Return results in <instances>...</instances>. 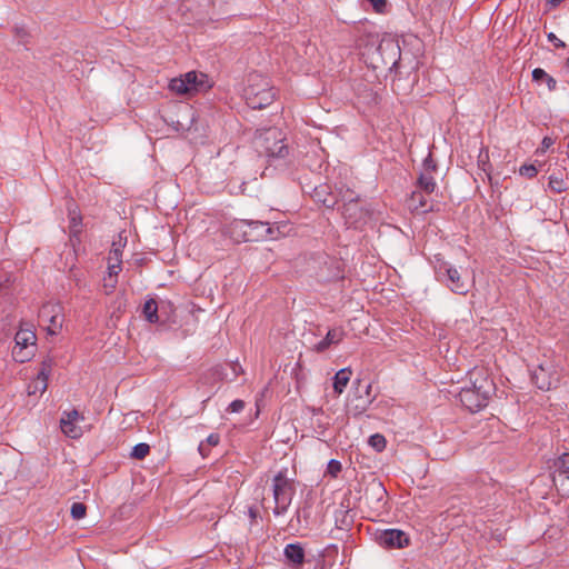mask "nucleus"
<instances>
[{"label": "nucleus", "instance_id": "obj_2", "mask_svg": "<svg viewBox=\"0 0 569 569\" xmlns=\"http://www.w3.org/2000/svg\"><path fill=\"white\" fill-rule=\"evenodd\" d=\"M284 138L278 128H268L257 132L253 143L260 156L268 158H284L288 152V146L283 142Z\"/></svg>", "mask_w": 569, "mask_h": 569}, {"label": "nucleus", "instance_id": "obj_29", "mask_svg": "<svg viewBox=\"0 0 569 569\" xmlns=\"http://www.w3.org/2000/svg\"><path fill=\"white\" fill-rule=\"evenodd\" d=\"M48 388V381L43 378H36L32 382L28 385V395H36L37 392L43 393Z\"/></svg>", "mask_w": 569, "mask_h": 569}, {"label": "nucleus", "instance_id": "obj_33", "mask_svg": "<svg viewBox=\"0 0 569 569\" xmlns=\"http://www.w3.org/2000/svg\"><path fill=\"white\" fill-rule=\"evenodd\" d=\"M369 445L375 448L378 452L385 450L387 446L386 438L380 433H375L369 438Z\"/></svg>", "mask_w": 569, "mask_h": 569}, {"label": "nucleus", "instance_id": "obj_27", "mask_svg": "<svg viewBox=\"0 0 569 569\" xmlns=\"http://www.w3.org/2000/svg\"><path fill=\"white\" fill-rule=\"evenodd\" d=\"M220 442V436L218 433H211L207 437L206 441H201L198 450L199 453L206 458L209 455L210 447H216Z\"/></svg>", "mask_w": 569, "mask_h": 569}, {"label": "nucleus", "instance_id": "obj_36", "mask_svg": "<svg viewBox=\"0 0 569 569\" xmlns=\"http://www.w3.org/2000/svg\"><path fill=\"white\" fill-rule=\"evenodd\" d=\"M519 173L522 177L532 179L538 174V169L536 168L535 164H522L519 168Z\"/></svg>", "mask_w": 569, "mask_h": 569}, {"label": "nucleus", "instance_id": "obj_45", "mask_svg": "<svg viewBox=\"0 0 569 569\" xmlns=\"http://www.w3.org/2000/svg\"><path fill=\"white\" fill-rule=\"evenodd\" d=\"M416 197H419V203H420V207L421 208H425L426 207V201L422 199V196L421 194H418L417 192H413L412 193V199L415 200Z\"/></svg>", "mask_w": 569, "mask_h": 569}, {"label": "nucleus", "instance_id": "obj_37", "mask_svg": "<svg viewBox=\"0 0 569 569\" xmlns=\"http://www.w3.org/2000/svg\"><path fill=\"white\" fill-rule=\"evenodd\" d=\"M556 487L561 497L569 498V476L562 477Z\"/></svg>", "mask_w": 569, "mask_h": 569}, {"label": "nucleus", "instance_id": "obj_30", "mask_svg": "<svg viewBox=\"0 0 569 569\" xmlns=\"http://www.w3.org/2000/svg\"><path fill=\"white\" fill-rule=\"evenodd\" d=\"M338 200L342 202V207L346 206V203H353L359 201L358 194H356L355 191L351 189H340L338 192Z\"/></svg>", "mask_w": 569, "mask_h": 569}, {"label": "nucleus", "instance_id": "obj_19", "mask_svg": "<svg viewBox=\"0 0 569 569\" xmlns=\"http://www.w3.org/2000/svg\"><path fill=\"white\" fill-rule=\"evenodd\" d=\"M387 497V491L381 482L372 481L365 490V498L369 501L372 498L377 500V507L380 506L381 501Z\"/></svg>", "mask_w": 569, "mask_h": 569}, {"label": "nucleus", "instance_id": "obj_1", "mask_svg": "<svg viewBox=\"0 0 569 569\" xmlns=\"http://www.w3.org/2000/svg\"><path fill=\"white\" fill-rule=\"evenodd\" d=\"M470 387H463L459 400L470 412H478L488 405L495 392V383L483 368H475L469 372Z\"/></svg>", "mask_w": 569, "mask_h": 569}, {"label": "nucleus", "instance_id": "obj_15", "mask_svg": "<svg viewBox=\"0 0 569 569\" xmlns=\"http://www.w3.org/2000/svg\"><path fill=\"white\" fill-rule=\"evenodd\" d=\"M345 337V331L341 328H333L330 329L326 337L319 341L317 345H315L313 350L317 352H323L326 351L330 346L338 345L340 341H342Z\"/></svg>", "mask_w": 569, "mask_h": 569}, {"label": "nucleus", "instance_id": "obj_43", "mask_svg": "<svg viewBox=\"0 0 569 569\" xmlns=\"http://www.w3.org/2000/svg\"><path fill=\"white\" fill-rule=\"evenodd\" d=\"M548 40L553 43L556 48H565V42L557 38L552 32L548 33Z\"/></svg>", "mask_w": 569, "mask_h": 569}, {"label": "nucleus", "instance_id": "obj_23", "mask_svg": "<svg viewBox=\"0 0 569 569\" xmlns=\"http://www.w3.org/2000/svg\"><path fill=\"white\" fill-rule=\"evenodd\" d=\"M532 80L535 82L539 83V84L545 82L547 84L549 91H553L557 88L556 79L553 77H551L550 74H548L541 68L533 69V71H532Z\"/></svg>", "mask_w": 569, "mask_h": 569}, {"label": "nucleus", "instance_id": "obj_25", "mask_svg": "<svg viewBox=\"0 0 569 569\" xmlns=\"http://www.w3.org/2000/svg\"><path fill=\"white\" fill-rule=\"evenodd\" d=\"M386 51H390L392 53V57H391V60L389 62L387 61H383V63L387 66V64H391V67L396 66L397 62H398V59L397 57L399 58L400 56V48L395 44L393 42H381L378 47H377V52L379 54H382L383 52Z\"/></svg>", "mask_w": 569, "mask_h": 569}, {"label": "nucleus", "instance_id": "obj_4", "mask_svg": "<svg viewBox=\"0 0 569 569\" xmlns=\"http://www.w3.org/2000/svg\"><path fill=\"white\" fill-rule=\"evenodd\" d=\"M210 87L208 76L197 71H189L169 82V89L178 96L191 97L207 91Z\"/></svg>", "mask_w": 569, "mask_h": 569}, {"label": "nucleus", "instance_id": "obj_42", "mask_svg": "<svg viewBox=\"0 0 569 569\" xmlns=\"http://www.w3.org/2000/svg\"><path fill=\"white\" fill-rule=\"evenodd\" d=\"M14 32H16V36L19 39V41L21 43L26 44L27 43V39L29 37L28 32L23 28H19V27H17L14 29Z\"/></svg>", "mask_w": 569, "mask_h": 569}, {"label": "nucleus", "instance_id": "obj_49", "mask_svg": "<svg viewBox=\"0 0 569 569\" xmlns=\"http://www.w3.org/2000/svg\"><path fill=\"white\" fill-rule=\"evenodd\" d=\"M567 66H568V68H569V58L567 59Z\"/></svg>", "mask_w": 569, "mask_h": 569}, {"label": "nucleus", "instance_id": "obj_34", "mask_svg": "<svg viewBox=\"0 0 569 569\" xmlns=\"http://www.w3.org/2000/svg\"><path fill=\"white\" fill-rule=\"evenodd\" d=\"M117 276L118 273H110V270H108V278L103 279V290L106 295H110L114 291L117 287Z\"/></svg>", "mask_w": 569, "mask_h": 569}, {"label": "nucleus", "instance_id": "obj_39", "mask_svg": "<svg viewBox=\"0 0 569 569\" xmlns=\"http://www.w3.org/2000/svg\"><path fill=\"white\" fill-rule=\"evenodd\" d=\"M436 170H437V164H436L435 160L432 159V157L429 154L423 160V170H422V172L435 173Z\"/></svg>", "mask_w": 569, "mask_h": 569}, {"label": "nucleus", "instance_id": "obj_40", "mask_svg": "<svg viewBox=\"0 0 569 569\" xmlns=\"http://www.w3.org/2000/svg\"><path fill=\"white\" fill-rule=\"evenodd\" d=\"M377 13H383L387 7V0H367Z\"/></svg>", "mask_w": 569, "mask_h": 569}, {"label": "nucleus", "instance_id": "obj_3", "mask_svg": "<svg viewBox=\"0 0 569 569\" xmlns=\"http://www.w3.org/2000/svg\"><path fill=\"white\" fill-rule=\"evenodd\" d=\"M244 97L250 108L262 109L273 101L276 92L267 78L260 74H251L244 89Z\"/></svg>", "mask_w": 569, "mask_h": 569}, {"label": "nucleus", "instance_id": "obj_6", "mask_svg": "<svg viewBox=\"0 0 569 569\" xmlns=\"http://www.w3.org/2000/svg\"><path fill=\"white\" fill-rule=\"evenodd\" d=\"M531 381L540 390L556 388L560 381V372L551 360L546 359L531 371Z\"/></svg>", "mask_w": 569, "mask_h": 569}, {"label": "nucleus", "instance_id": "obj_31", "mask_svg": "<svg viewBox=\"0 0 569 569\" xmlns=\"http://www.w3.org/2000/svg\"><path fill=\"white\" fill-rule=\"evenodd\" d=\"M149 452L150 446L148 443L141 442L132 448L130 457L136 460H142L149 455Z\"/></svg>", "mask_w": 569, "mask_h": 569}, {"label": "nucleus", "instance_id": "obj_9", "mask_svg": "<svg viewBox=\"0 0 569 569\" xmlns=\"http://www.w3.org/2000/svg\"><path fill=\"white\" fill-rule=\"evenodd\" d=\"M378 543L385 548L401 549L408 547L410 538L408 533L399 529H387L377 533Z\"/></svg>", "mask_w": 569, "mask_h": 569}, {"label": "nucleus", "instance_id": "obj_32", "mask_svg": "<svg viewBox=\"0 0 569 569\" xmlns=\"http://www.w3.org/2000/svg\"><path fill=\"white\" fill-rule=\"evenodd\" d=\"M53 366H54V360L50 357L46 358L41 362L40 370L38 372V378H43L46 381H48Z\"/></svg>", "mask_w": 569, "mask_h": 569}, {"label": "nucleus", "instance_id": "obj_13", "mask_svg": "<svg viewBox=\"0 0 569 569\" xmlns=\"http://www.w3.org/2000/svg\"><path fill=\"white\" fill-rule=\"evenodd\" d=\"M311 197L317 203H320L328 209H333L339 202L338 196L331 191V188L328 184L315 187Z\"/></svg>", "mask_w": 569, "mask_h": 569}, {"label": "nucleus", "instance_id": "obj_10", "mask_svg": "<svg viewBox=\"0 0 569 569\" xmlns=\"http://www.w3.org/2000/svg\"><path fill=\"white\" fill-rule=\"evenodd\" d=\"M80 420H84V417L78 410L63 411L60 419L61 431L71 439L80 438L82 436V429L77 426V422Z\"/></svg>", "mask_w": 569, "mask_h": 569}, {"label": "nucleus", "instance_id": "obj_7", "mask_svg": "<svg viewBox=\"0 0 569 569\" xmlns=\"http://www.w3.org/2000/svg\"><path fill=\"white\" fill-rule=\"evenodd\" d=\"M266 224L261 220H234L229 226L230 237L237 242L258 241L261 234L249 231V228H263Z\"/></svg>", "mask_w": 569, "mask_h": 569}, {"label": "nucleus", "instance_id": "obj_12", "mask_svg": "<svg viewBox=\"0 0 569 569\" xmlns=\"http://www.w3.org/2000/svg\"><path fill=\"white\" fill-rule=\"evenodd\" d=\"M60 307L46 305L40 310V318L49 321L48 331L51 335L58 333L62 327V317L59 315Z\"/></svg>", "mask_w": 569, "mask_h": 569}, {"label": "nucleus", "instance_id": "obj_22", "mask_svg": "<svg viewBox=\"0 0 569 569\" xmlns=\"http://www.w3.org/2000/svg\"><path fill=\"white\" fill-rule=\"evenodd\" d=\"M555 467L553 482L557 485L562 477L569 476V453H563L559 457L555 462Z\"/></svg>", "mask_w": 569, "mask_h": 569}, {"label": "nucleus", "instance_id": "obj_14", "mask_svg": "<svg viewBox=\"0 0 569 569\" xmlns=\"http://www.w3.org/2000/svg\"><path fill=\"white\" fill-rule=\"evenodd\" d=\"M549 188L556 192L561 193L569 188V173L565 167L555 168L549 176Z\"/></svg>", "mask_w": 569, "mask_h": 569}, {"label": "nucleus", "instance_id": "obj_41", "mask_svg": "<svg viewBox=\"0 0 569 569\" xmlns=\"http://www.w3.org/2000/svg\"><path fill=\"white\" fill-rule=\"evenodd\" d=\"M243 409H244V401L237 399V400H233L229 405V407L227 408V411L233 413V412H241Z\"/></svg>", "mask_w": 569, "mask_h": 569}, {"label": "nucleus", "instance_id": "obj_21", "mask_svg": "<svg viewBox=\"0 0 569 569\" xmlns=\"http://www.w3.org/2000/svg\"><path fill=\"white\" fill-rule=\"evenodd\" d=\"M351 370L349 368H343L339 370L333 377V389L335 392L341 395L347 387L348 382L351 378Z\"/></svg>", "mask_w": 569, "mask_h": 569}, {"label": "nucleus", "instance_id": "obj_8", "mask_svg": "<svg viewBox=\"0 0 569 569\" xmlns=\"http://www.w3.org/2000/svg\"><path fill=\"white\" fill-rule=\"evenodd\" d=\"M437 273L439 279L455 293L467 295L469 291V284L461 279L459 270L448 263L439 266Z\"/></svg>", "mask_w": 569, "mask_h": 569}, {"label": "nucleus", "instance_id": "obj_24", "mask_svg": "<svg viewBox=\"0 0 569 569\" xmlns=\"http://www.w3.org/2000/svg\"><path fill=\"white\" fill-rule=\"evenodd\" d=\"M144 319L150 323H158L160 321L158 315V305L154 299H149L144 302L142 308Z\"/></svg>", "mask_w": 569, "mask_h": 569}, {"label": "nucleus", "instance_id": "obj_17", "mask_svg": "<svg viewBox=\"0 0 569 569\" xmlns=\"http://www.w3.org/2000/svg\"><path fill=\"white\" fill-rule=\"evenodd\" d=\"M263 223L268 227L263 229V233H260V240H274L281 236H286L290 231V226L287 222H276L270 224L269 222L263 221Z\"/></svg>", "mask_w": 569, "mask_h": 569}, {"label": "nucleus", "instance_id": "obj_48", "mask_svg": "<svg viewBox=\"0 0 569 569\" xmlns=\"http://www.w3.org/2000/svg\"><path fill=\"white\" fill-rule=\"evenodd\" d=\"M370 389H371V386H370V385H368V386H367V393H369V390H370Z\"/></svg>", "mask_w": 569, "mask_h": 569}, {"label": "nucleus", "instance_id": "obj_11", "mask_svg": "<svg viewBox=\"0 0 569 569\" xmlns=\"http://www.w3.org/2000/svg\"><path fill=\"white\" fill-rule=\"evenodd\" d=\"M342 217L346 220V223L352 228H359L362 223L366 222L368 217V210H366L360 202L346 203L342 207Z\"/></svg>", "mask_w": 569, "mask_h": 569}, {"label": "nucleus", "instance_id": "obj_47", "mask_svg": "<svg viewBox=\"0 0 569 569\" xmlns=\"http://www.w3.org/2000/svg\"><path fill=\"white\" fill-rule=\"evenodd\" d=\"M249 515H250V517H251V518H256V516H257V511H256V509L250 508V509H249Z\"/></svg>", "mask_w": 569, "mask_h": 569}, {"label": "nucleus", "instance_id": "obj_20", "mask_svg": "<svg viewBox=\"0 0 569 569\" xmlns=\"http://www.w3.org/2000/svg\"><path fill=\"white\" fill-rule=\"evenodd\" d=\"M36 333L31 329L20 328L14 336V346L30 348L36 343Z\"/></svg>", "mask_w": 569, "mask_h": 569}, {"label": "nucleus", "instance_id": "obj_5", "mask_svg": "<svg viewBox=\"0 0 569 569\" xmlns=\"http://www.w3.org/2000/svg\"><path fill=\"white\" fill-rule=\"evenodd\" d=\"M272 491L276 502L273 513L280 516L287 511L295 495L293 481L287 478L286 471H279L273 477Z\"/></svg>", "mask_w": 569, "mask_h": 569}, {"label": "nucleus", "instance_id": "obj_35", "mask_svg": "<svg viewBox=\"0 0 569 569\" xmlns=\"http://www.w3.org/2000/svg\"><path fill=\"white\" fill-rule=\"evenodd\" d=\"M70 513L74 520H80L84 518L87 513V507L82 502H73L71 506Z\"/></svg>", "mask_w": 569, "mask_h": 569}, {"label": "nucleus", "instance_id": "obj_28", "mask_svg": "<svg viewBox=\"0 0 569 569\" xmlns=\"http://www.w3.org/2000/svg\"><path fill=\"white\" fill-rule=\"evenodd\" d=\"M32 350H29V348L14 346L12 348V358L14 361L23 363L28 361L32 357Z\"/></svg>", "mask_w": 569, "mask_h": 569}, {"label": "nucleus", "instance_id": "obj_38", "mask_svg": "<svg viewBox=\"0 0 569 569\" xmlns=\"http://www.w3.org/2000/svg\"><path fill=\"white\" fill-rule=\"evenodd\" d=\"M342 466L341 462L335 459H331L327 467V472L336 478L341 472Z\"/></svg>", "mask_w": 569, "mask_h": 569}, {"label": "nucleus", "instance_id": "obj_44", "mask_svg": "<svg viewBox=\"0 0 569 569\" xmlns=\"http://www.w3.org/2000/svg\"><path fill=\"white\" fill-rule=\"evenodd\" d=\"M553 144V140L549 137H545L541 142L542 151L549 149Z\"/></svg>", "mask_w": 569, "mask_h": 569}, {"label": "nucleus", "instance_id": "obj_18", "mask_svg": "<svg viewBox=\"0 0 569 569\" xmlns=\"http://www.w3.org/2000/svg\"><path fill=\"white\" fill-rule=\"evenodd\" d=\"M287 560L293 566H302L305 562V549L300 543H289L283 551Z\"/></svg>", "mask_w": 569, "mask_h": 569}, {"label": "nucleus", "instance_id": "obj_16", "mask_svg": "<svg viewBox=\"0 0 569 569\" xmlns=\"http://www.w3.org/2000/svg\"><path fill=\"white\" fill-rule=\"evenodd\" d=\"M124 243H121V239L118 242L112 243V248L108 257V270L110 273H119L121 271L122 263V248Z\"/></svg>", "mask_w": 569, "mask_h": 569}, {"label": "nucleus", "instance_id": "obj_46", "mask_svg": "<svg viewBox=\"0 0 569 569\" xmlns=\"http://www.w3.org/2000/svg\"><path fill=\"white\" fill-rule=\"evenodd\" d=\"M268 226H264L263 228H249V231H252L253 233H263V229H266Z\"/></svg>", "mask_w": 569, "mask_h": 569}, {"label": "nucleus", "instance_id": "obj_26", "mask_svg": "<svg viewBox=\"0 0 569 569\" xmlns=\"http://www.w3.org/2000/svg\"><path fill=\"white\" fill-rule=\"evenodd\" d=\"M418 186L427 194L432 193L437 187L433 173L421 172L418 179Z\"/></svg>", "mask_w": 569, "mask_h": 569}]
</instances>
